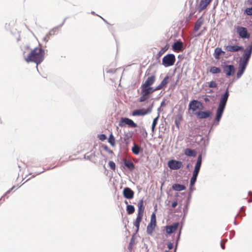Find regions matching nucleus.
Masks as SVG:
<instances>
[{"mask_svg": "<svg viewBox=\"0 0 252 252\" xmlns=\"http://www.w3.org/2000/svg\"><path fill=\"white\" fill-rule=\"evenodd\" d=\"M44 55V50L41 47H37L31 51L25 60L27 63L33 62L38 65L43 61Z\"/></svg>", "mask_w": 252, "mask_h": 252, "instance_id": "f257e3e1", "label": "nucleus"}, {"mask_svg": "<svg viewBox=\"0 0 252 252\" xmlns=\"http://www.w3.org/2000/svg\"><path fill=\"white\" fill-rule=\"evenodd\" d=\"M229 95L228 89L227 88L223 94L221 96L219 106L217 109L215 120L219 123L224 112L227 101Z\"/></svg>", "mask_w": 252, "mask_h": 252, "instance_id": "f03ea898", "label": "nucleus"}, {"mask_svg": "<svg viewBox=\"0 0 252 252\" xmlns=\"http://www.w3.org/2000/svg\"><path fill=\"white\" fill-rule=\"evenodd\" d=\"M138 214L133 224L136 227V232L137 233L139 229L140 223L141 222L144 213V206L143 199L140 200L138 203Z\"/></svg>", "mask_w": 252, "mask_h": 252, "instance_id": "7ed1b4c3", "label": "nucleus"}, {"mask_svg": "<svg viewBox=\"0 0 252 252\" xmlns=\"http://www.w3.org/2000/svg\"><path fill=\"white\" fill-rule=\"evenodd\" d=\"M203 108V104L197 100H192L190 101L189 104V111H191V113L195 115L197 110H200Z\"/></svg>", "mask_w": 252, "mask_h": 252, "instance_id": "20e7f679", "label": "nucleus"}, {"mask_svg": "<svg viewBox=\"0 0 252 252\" xmlns=\"http://www.w3.org/2000/svg\"><path fill=\"white\" fill-rule=\"evenodd\" d=\"M119 126L121 127H125L126 126L131 128H135L137 126V125L131 119L125 117H122L120 119L119 123Z\"/></svg>", "mask_w": 252, "mask_h": 252, "instance_id": "39448f33", "label": "nucleus"}, {"mask_svg": "<svg viewBox=\"0 0 252 252\" xmlns=\"http://www.w3.org/2000/svg\"><path fill=\"white\" fill-rule=\"evenodd\" d=\"M176 61V58L173 54H170L165 56L162 59V64L165 66L173 65Z\"/></svg>", "mask_w": 252, "mask_h": 252, "instance_id": "423d86ee", "label": "nucleus"}, {"mask_svg": "<svg viewBox=\"0 0 252 252\" xmlns=\"http://www.w3.org/2000/svg\"><path fill=\"white\" fill-rule=\"evenodd\" d=\"M153 105L152 104L151 106H149L147 109H140L134 110L132 112V115L133 116H145L147 114L150 113L153 109Z\"/></svg>", "mask_w": 252, "mask_h": 252, "instance_id": "0eeeda50", "label": "nucleus"}, {"mask_svg": "<svg viewBox=\"0 0 252 252\" xmlns=\"http://www.w3.org/2000/svg\"><path fill=\"white\" fill-rule=\"evenodd\" d=\"M235 29L241 38L244 39H248L250 38V34L248 33L247 29L246 28L238 26L235 27Z\"/></svg>", "mask_w": 252, "mask_h": 252, "instance_id": "6e6552de", "label": "nucleus"}, {"mask_svg": "<svg viewBox=\"0 0 252 252\" xmlns=\"http://www.w3.org/2000/svg\"><path fill=\"white\" fill-rule=\"evenodd\" d=\"M141 96L139 98V101L144 102L148 100L150 98V95L151 94L149 91L147 90L146 87L141 86Z\"/></svg>", "mask_w": 252, "mask_h": 252, "instance_id": "1a4fd4ad", "label": "nucleus"}, {"mask_svg": "<svg viewBox=\"0 0 252 252\" xmlns=\"http://www.w3.org/2000/svg\"><path fill=\"white\" fill-rule=\"evenodd\" d=\"M168 167L172 170H177L182 167L183 164L180 161L174 159L169 160L167 163Z\"/></svg>", "mask_w": 252, "mask_h": 252, "instance_id": "9d476101", "label": "nucleus"}, {"mask_svg": "<svg viewBox=\"0 0 252 252\" xmlns=\"http://www.w3.org/2000/svg\"><path fill=\"white\" fill-rule=\"evenodd\" d=\"M212 112L209 110L205 111H198L195 113V116L198 119H206L211 116Z\"/></svg>", "mask_w": 252, "mask_h": 252, "instance_id": "9b49d317", "label": "nucleus"}, {"mask_svg": "<svg viewBox=\"0 0 252 252\" xmlns=\"http://www.w3.org/2000/svg\"><path fill=\"white\" fill-rule=\"evenodd\" d=\"M224 73L227 76H230L234 74L235 68L233 65H224L223 66Z\"/></svg>", "mask_w": 252, "mask_h": 252, "instance_id": "f8f14e48", "label": "nucleus"}, {"mask_svg": "<svg viewBox=\"0 0 252 252\" xmlns=\"http://www.w3.org/2000/svg\"><path fill=\"white\" fill-rule=\"evenodd\" d=\"M123 193L124 196L126 199H130L133 198L134 192L129 188H124Z\"/></svg>", "mask_w": 252, "mask_h": 252, "instance_id": "ddd939ff", "label": "nucleus"}, {"mask_svg": "<svg viewBox=\"0 0 252 252\" xmlns=\"http://www.w3.org/2000/svg\"><path fill=\"white\" fill-rule=\"evenodd\" d=\"M156 81V76L155 75H151L149 76L145 82L143 83L141 86L148 87L152 86Z\"/></svg>", "mask_w": 252, "mask_h": 252, "instance_id": "4468645a", "label": "nucleus"}, {"mask_svg": "<svg viewBox=\"0 0 252 252\" xmlns=\"http://www.w3.org/2000/svg\"><path fill=\"white\" fill-rule=\"evenodd\" d=\"M179 223L178 222L174 223L172 225H167L165 227L166 232L168 234H171L176 231L178 228Z\"/></svg>", "mask_w": 252, "mask_h": 252, "instance_id": "2eb2a0df", "label": "nucleus"}, {"mask_svg": "<svg viewBox=\"0 0 252 252\" xmlns=\"http://www.w3.org/2000/svg\"><path fill=\"white\" fill-rule=\"evenodd\" d=\"M225 49L228 52H234L243 50L244 48L238 45H227L225 47Z\"/></svg>", "mask_w": 252, "mask_h": 252, "instance_id": "dca6fc26", "label": "nucleus"}, {"mask_svg": "<svg viewBox=\"0 0 252 252\" xmlns=\"http://www.w3.org/2000/svg\"><path fill=\"white\" fill-rule=\"evenodd\" d=\"M212 0H201L199 4V11L201 12L202 10L206 8L208 5L212 2Z\"/></svg>", "mask_w": 252, "mask_h": 252, "instance_id": "f3484780", "label": "nucleus"}, {"mask_svg": "<svg viewBox=\"0 0 252 252\" xmlns=\"http://www.w3.org/2000/svg\"><path fill=\"white\" fill-rule=\"evenodd\" d=\"M247 66V64H244V63H239V67H238V70L237 73V77L238 78H239L241 77V76L244 72Z\"/></svg>", "mask_w": 252, "mask_h": 252, "instance_id": "a211bd4d", "label": "nucleus"}, {"mask_svg": "<svg viewBox=\"0 0 252 252\" xmlns=\"http://www.w3.org/2000/svg\"><path fill=\"white\" fill-rule=\"evenodd\" d=\"M183 43L181 41H178L173 44L172 48L175 52H179L180 51H182L183 49Z\"/></svg>", "mask_w": 252, "mask_h": 252, "instance_id": "6ab92c4d", "label": "nucleus"}, {"mask_svg": "<svg viewBox=\"0 0 252 252\" xmlns=\"http://www.w3.org/2000/svg\"><path fill=\"white\" fill-rule=\"evenodd\" d=\"M201 162H202V157H201V155H200L198 157L197 160V162H196L195 166L193 173H197V174L199 173V172L200 171V169L201 167Z\"/></svg>", "mask_w": 252, "mask_h": 252, "instance_id": "aec40b11", "label": "nucleus"}, {"mask_svg": "<svg viewBox=\"0 0 252 252\" xmlns=\"http://www.w3.org/2000/svg\"><path fill=\"white\" fill-rule=\"evenodd\" d=\"M172 188L175 191H182L186 189V187L183 185H180L179 184H174L172 185Z\"/></svg>", "mask_w": 252, "mask_h": 252, "instance_id": "412c9836", "label": "nucleus"}, {"mask_svg": "<svg viewBox=\"0 0 252 252\" xmlns=\"http://www.w3.org/2000/svg\"><path fill=\"white\" fill-rule=\"evenodd\" d=\"M168 82L169 77L167 76L162 80L160 84L158 86V88H159L160 90L162 89L167 86Z\"/></svg>", "mask_w": 252, "mask_h": 252, "instance_id": "4be33fe9", "label": "nucleus"}, {"mask_svg": "<svg viewBox=\"0 0 252 252\" xmlns=\"http://www.w3.org/2000/svg\"><path fill=\"white\" fill-rule=\"evenodd\" d=\"M222 53L224 54V52L220 48H216L214 53V57L216 59L219 60L220 59V56Z\"/></svg>", "mask_w": 252, "mask_h": 252, "instance_id": "5701e85b", "label": "nucleus"}, {"mask_svg": "<svg viewBox=\"0 0 252 252\" xmlns=\"http://www.w3.org/2000/svg\"><path fill=\"white\" fill-rule=\"evenodd\" d=\"M203 20L201 18H199L195 23L194 27V31L196 32L198 31L203 24Z\"/></svg>", "mask_w": 252, "mask_h": 252, "instance_id": "b1692460", "label": "nucleus"}, {"mask_svg": "<svg viewBox=\"0 0 252 252\" xmlns=\"http://www.w3.org/2000/svg\"><path fill=\"white\" fill-rule=\"evenodd\" d=\"M250 58L251 57H249L248 55H246L244 53L240 63L248 65Z\"/></svg>", "mask_w": 252, "mask_h": 252, "instance_id": "393cba45", "label": "nucleus"}, {"mask_svg": "<svg viewBox=\"0 0 252 252\" xmlns=\"http://www.w3.org/2000/svg\"><path fill=\"white\" fill-rule=\"evenodd\" d=\"M183 120V117L181 114H178L175 121V125L178 128H179L181 122Z\"/></svg>", "mask_w": 252, "mask_h": 252, "instance_id": "a878e982", "label": "nucleus"}, {"mask_svg": "<svg viewBox=\"0 0 252 252\" xmlns=\"http://www.w3.org/2000/svg\"><path fill=\"white\" fill-rule=\"evenodd\" d=\"M131 150H132V153L134 155H138L140 152L141 148L138 145L135 144H134L133 147L132 148Z\"/></svg>", "mask_w": 252, "mask_h": 252, "instance_id": "bb28decb", "label": "nucleus"}, {"mask_svg": "<svg viewBox=\"0 0 252 252\" xmlns=\"http://www.w3.org/2000/svg\"><path fill=\"white\" fill-rule=\"evenodd\" d=\"M185 154L188 156L194 157L196 155L195 152L191 149L187 148L185 150Z\"/></svg>", "mask_w": 252, "mask_h": 252, "instance_id": "cd10ccee", "label": "nucleus"}, {"mask_svg": "<svg viewBox=\"0 0 252 252\" xmlns=\"http://www.w3.org/2000/svg\"><path fill=\"white\" fill-rule=\"evenodd\" d=\"M156 226L149 223L147 227V233L149 235H152Z\"/></svg>", "mask_w": 252, "mask_h": 252, "instance_id": "c85d7f7f", "label": "nucleus"}, {"mask_svg": "<svg viewBox=\"0 0 252 252\" xmlns=\"http://www.w3.org/2000/svg\"><path fill=\"white\" fill-rule=\"evenodd\" d=\"M125 165L130 170H132L135 167L133 163L131 161H130V160H126L125 161Z\"/></svg>", "mask_w": 252, "mask_h": 252, "instance_id": "c756f323", "label": "nucleus"}, {"mask_svg": "<svg viewBox=\"0 0 252 252\" xmlns=\"http://www.w3.org/2000/svg\"><path fill=\"white\" fill-rule=\"evenodd\" d=\"M246 55H248L249 57H251L252 53V44L248 45L244 50V53Z\"/></svg>", "mask_w": 252, "mask_h": 252, "instance_id": "7c9ffc66", "label": "nucleus"}, {"mask_svg": "<svg viewBox=\"0 0 252 252\" xmlns=\"http://www.w3.org/2000/svg\"><path fill=\"white\" fill-rule=\"evenodd\" d=\"M168 48L169 46L168 45H166L164 47H163L158 53V58L160 57L168 50Z\"/></svg>", "mask_w": 252, "mask_h": 252, "instance_id": "2f4dec72", "label": "nucleus"}, {"mask_svg": "<svg viewBox=\"0 0 252 252\" xmlns=\"http://www.w3.org/2000/svg\"><path fill=\"white\" fill-rule=\"evenodd\" d=\"M210 72L212 74L220 73L221 69L219 67L212 66L210 69Z\"/></svg>", "mask_w": 252, "mask_h": 252, "instance_id": "473e14b6", "label": "nucleus"}, {"mask_svg": "<svg viewBox=\"0 0 252 252\" xmlns=\"http://www.w3.org/2000/svg\"><path fill=\"white\" fill-rule=\"evenodd\" d=\"M150 224H152L153 225L157 226V220L156 216L155 213H153L151 216V220Z\"/></svg>", "mask_w": 252, "mask_h": 252, "instance_id": "72a5a7b5", "label": "nucleus"}, {"mask_svg": "<svg viewBox=\"0 0 252 252\" xmlns=\"http://www.w3.org/2000/svg\"><path fill=\"white\" fill-rule=\"evenodd\" d=\"M126 211L128 214H132L134 212L135 208L133 205H127L126 206Z\"/></svg>", "mask_w": 252, "mask_h": 252, "instance_id": "f704fd0d", "label": "nucleus"}, {"mask_svg": "<svg viewBox=\"0 0 252 252\" xmlns=\"http://www.w3.org/2000/svg\"><path fill=\"white\" fill-rule=\"evenodd\" d=\"M108 142L112 147L115 146V139L112 133H111V134L109 135L108 138Z\"/></svg>", "mask_w": 252, "mask_h": 252, "instance_id": "c9c22d12", "label": "nucleus"}, {"mask_svg": "<svg viewBox=\"0 0 252 252\" xmlns=\"http://www.w3.org/2000/svg\"><path fill=\"white\" fill-rule=\"evenodd\" d=\"M158 119V116L155 118L153 120V122L152 123V130L153 132L155 130V128L156 125H157Z\"/></svg>", "mask_w": 252, "mask_h": 252, "instance_id": "e433bc0d", "label": "nucleus"}, {"mask_svg": "<svg viewBox=\"0 0 252 252\" xmlns=\"http://www.w3.org/2000/svg\"><path fill=\"white\" fill-rule=\"evenodd\" d=\"M147 89L149 91V92L151 94H152L155 91L160 90L159 88H158V86L156 87L155 88H154L153 87L149 86V87H147Z\"/></svg>", "mask_w": 252, "mask_h": 252, "instance_id": "4c0bfd02", "label": "nucleus"}, {"mask_svg": "<svg viewBox=\"0 0 252 252\" xmlns=\"http://www.w3.org/2000/svg\"><path fill=\"white\" fill-rule=\"evenodd\" d=\"M208 83L209 88H215L217 87V84L215 81H212Z\"/></svg>", "mask_w": 252, "mask_h": 252, "instance_id": "58836bf2", "label": "nucleus"}, {"mask_svg": "<svg viewBox=\"0 0 252 252\" xmlns=\"http://www.w3.org/2000/svg\"><path fill=\"white\" fill-rule=\"evenodd\" d=\"M108 164H109V166L110 167V168L114 170L116 168V165H115V163L114 161H110L108 163Z\"/></svg>", "mask_w": 252, "mask_h": 252, "instance_id": "ea45409f", "label": "nucleus"}, {"mask_svg": "<svg viewBox=\"0 0 252 252\" xmlns=\"http://www.w3.org/2000/svg\"><path fill=\"white\" fill-rule=\"evenodd\" d=\"M245 12L248 15H252V7L250 8H247L245 9Z\"/></svg>", "mask_w": 252, "mask_h": 252, "instance_id": "a19ab883", "label": "nucleus"}, {"mask_svg": "<svg viewBox=\"0 0 252 252\" xmlns=\"http://www.w3.org/2000/svg\"><path fill=\"white\" fill-rule=\"evenodd\" d=\"M98 137L99 139L102 141L105 140L106 139V136L104 134L98 135Z\"/></svg>", "mask_w": 252, "mask_h": 252, "instance_id": "79ce46f5", "label": "nucleus"}, {"mask_svg": "<svg viewBox=\"0 0 252 252\" xmlns=\"http://www.w3.org/2000/svg\"><path fill=\"white\" fill-rule=\"evenodd\" d=\"M196 180L194 179V178L191 177L190 181V185L191 186H192L194 185Z\"/></svg>", "mask_w": 252, "mask_h": 252, "instance_id": "37998d69", "label": "nucleus"}, {"mask_svg": "<svg viewBox=\"0 0 252 252\" xmlns=\"http://www.w3.org/2000/svg\"><path fill=\"white\" fill-rule=\"evenodd\" d=\"M103 149L106 151H108V152L109 153H112V151L111 150H110L109 148L106 145H105V146H103Z\"/></svg>", "mask_w": 252, "mask_h": 252, "instance_id": "c03bdc74", "label": "nucleus"}, {"mask_svg": "<svg viewBox=\"0 0 252 252\" xmlns=\"http://www.w3.org/2000/svg\"><path fill=\"white\" fill-rule=\"evenodd\" d=\"M167 247H168V248L169 249V250H171L173 248V244L171 243H169L168 245H167Z\"/></svg>", "mask_w": 252, "mask_h": 252, "instance_id": "a18cd8bd", "label": "nucleus"}, {"mask_svg": "<svg viewBox=\"0 0 252 252\" xmlns=\"http://www.w3.org/2000/svg\"><path fill=\"white\" fill-rule=\"evenodd\" d=\"M178 205V203L177 201H174L173 202H172V207L173 208H175Z\"/></svg>", "mask_w": 252, "mask_h": 252, "instance_id": "49530a36", "label": "nucleus"}, {"mask_svg": "<svg viewBox=\"0 0 252 252\" xmlns=\"http://www.w3.org/2000/svg\"><path fill=\"white\" fill-rule=\"evenodd\" d=\"M198 174H197V173H193V175H192V178H194V179H195L196 180V179H197V176H198Z\"/></svg>", "mask_w": 252, "mask_h": 252, "instance_id": "de8ad7c7", "label": "nucleus"}, {"mask_svg": "<svg viewBox=\"0 0 252 252\" xmlns=\"http://www.w3.org/2000/svg\"><path fill=\"white\" fill-rule=\"evenodd\" d=\"M204 100L205 102H209V101H210L208 97H205V98H204Z\"/></svg>", "mask_w": 252, "mask_h": 252, "instance_id": "09e8293b", "label": "nucleus"}, {"mask_svg": "<svg viewBox=\"0 0 252 252\" xmlns=\"http://www.w3.org/2000/svg\"><path fill=\"white\" fill-rule=\"evenodd\" d=\"M221 247L222 249H225V245L224 244L221 243Z\"/></svg>", "mask_w": 252, "mask_h": 252, "instance_id": "8fccbe9b", "label": "nucleus"}, {"mask_svg": "<svg viewBox=\"0 0 252 252\" xmlns=\"http://www.w3.org/2000/svg\"><path fill=\"white\" fill-rule=\"evenodd\" d=\"M248 4L252 5V0H248Z\"/></svg>", "mask_w": 252, "mask_h": 252, "instance_id": "3c124183", "label": "nucleus"}, {"mask_svg": "<svg viewBox=\"0 0 252 252\" xmlns=\"http://www.w3.org/2000/svg\"><path fill=\"white\" fill-rule=\"evenodd\" d=\"M213 92H214V91L213 90H210L209 92H208L209 93H212Z\"/></svg>", "mask_w": 252, "mask_h": 252, "instance_id": "603ef678", "label": "nucleus"}, {"mask_svg": "<svg viewBox=\"0 0 252 252\" xmlns=\"http://www.w3.org/2000/svg\"><path fill=\"white\" fill-rule=\"evenodd\" d=\"M125 203L126 204H127V205H128V204H128V202H127V201H126H126H125Z\"/></svg>", "mask_w": 252, "mask_h": 252, "instance_id": "864d4df0", "label": "nucleus"}]
</instances>
